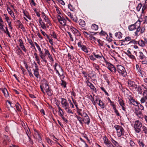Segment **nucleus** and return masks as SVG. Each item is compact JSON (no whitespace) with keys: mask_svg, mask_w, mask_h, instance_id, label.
<instances>
[{"mask_svg":"<svg viewBox=\"0 0 147 147\" xmlns=\"http://www.w3.org/2000/svg\"><path fill=\"white\" fill-rule=\"evenodd\" d=\"M117 69L119 74L123 77H125L127 75V73L125 68L121 65H118L117 66Z\"/></svg>","mask_w":147,"mask_h":147,"instance_id":"obj_1","label":"nucleus"},{"mask_svg":"<svg viewBox=\"0 0 147 147\" xmlns=\"http://www.w3.org/2000/svg\"><path fill=\"white\" fill-rule=\"evenodd\" d=\"M114 127L117 131V135L119 137H120L122 135H124V130L123 127L121 126L115 125Z\"/></svg>","mask_w":147,"mask_h":147,"instance_id":"obj_2","label":"nucleus"},{"mask_svg":"<svg viewBox=\"0 0 147 147\" xmlns=\"http://www.w3.org/2000/svg\"><path fill=\"white\" fill-rule=\"evenodd\" d=\"M142 123L139 120H136L135 121L134 129L135 131L138 133L141 131V127H142Z\"/></svg>","mask_w":147,"mask_h":147,"instance_id":"obj_3","label":"nucleus"},{"mask_svg":"<svg viewBox=\"0 0 147 147\" xmlns=\"http://www.w3.org/2000/svg\"><path fill=\"white\" fill-rule=\"evenodd\" d=\"M106 63L108 69L112 73H115L117 71V68H116L114 65L107 61Z\"/></svg>","mask_w":147,"mask_h":147,"instance_id":"obj_4","label":"nucleus"},{"mask_svg":"<svg viewBox=\"0 0 147 147\" xmlns=\"http://www.w3.org/2000/svg\"><path fill=\"white\" fill-rule=\"evenodd\" d=\"M57 20L59 23L63 26L66 25V21L64 17H61L59 15L57 16Z\"/></svg>","mask_w":147,"mask_h":147,"instance_id":"obj_5","label":"nucleus"},{"mask_svg":"<svg viewBox=\"0 0 147 147\" xmlns=\"http://www.w3.org/2000/svg\"><path fill=\"white\" fill-rule=\"evenodd\" d=\"M92 54L94 56V57H95L96 59H101L102 57L104 60L106 62V61L105 58L103 56L102 54L100 52L97 51H96V52H93Z\"/></svg>","mask_w":147,"mask_h":147,"instance_id":"obj_6","label":"nucleus"},{"mask_svg":"<svg viewBox=\"0 0 147 147\" xmlns=\"http://www.w3.org/2000/svg\"><path fill=\"white\" fill-rule=\"evenodd\" d=\"M128 86L130 89L131 90L136 89L137 85L134 82L132 81L129 80L128 82Z\"/></svg>","mask_w":147,"mask_h":147,"instance_id":"obj_7","label":"nucleus"},{"mask_svg":"<svg viewBox=\"0 0 147 147\" xmlns=\"http://www.w3.org/2000/svg\"><path fill=\"white\" fill-rule=\"evenodd\" d=\"M136 68L137 73L139 74V75L143 77L144 75V73H145V72L143 70V69L141 67H140L138 64L136 65Z\"/></svg>","mask_w":147,"mask_h":147,"instance_id":"obj_8","label":"nucleus"},{"mask_svg":"<svg viewBox=\"0 0 147 147\" xmlns=\"http://www.w3.org/2000/svg\"><path fill=\"white\" fill-rule=\"evenodd\" d=\"M143 97L140 99V101L142 104L145 102L147 104V90L144 91L143 93Z\"/></svg>","mask_w":147,"mask_h":147,"instance_id":"obj_9","label":"nucleus"},{"mask_svg":"<svg viewBox=\"0 0 147 147\" xmlns=\"http://www.w3.org/2000/svg\"><path fill=\"white\" fill-rule=\"evenodd\" d=\"M141 21L139 20L134 24H131L128 26V29L129 31H132L136 29L138 24H140Z\"/></svg>","mask_w":147,"mask_h":147,"instance_id":"obj_10","label":"nucleus"},{"mask_svg":"<svg viewBox=\"0 0 147 147\" xmlns=\"http://www.w3.org/2000/svg\"><path fill=\"white\" fill-rule=\"evenodd\" d=\"M118 102L120 106L122 107V109L123 111H125L126 108L125 107V105L124 101L121 98L119 97Z\"/></svg>","mask_w":147,"mask_h":147,"instance_id":"obj_11","label":"nucleus"},{"mask_svg":"<svg viewBox=\"0 0 147 147\" xmlns=\"http://www.w3.org/2000/svg\"><path fill=\"white\" fill-rule=\"evenodd\" d=\"M103 139L105 144L107 147H109L111 146H112L113 144L106 136H105L103 138Z\"/></svg>","mask_w":147,"mask_h":147,"instance_id":"obj_12","label":"nucleus"},{"mask_svg":"<svg viewBox=\"0 0 147 147\" xmlns=\"http://www.w3.org/2000/svg\"><path fill=\"white\" fill-rule=\"evenodd\" d=\"M42 85L43 86V88L45 90L49 88V83L45 79H43L42 81Z\"/></svg>","mask_w":147,"mask_h":147,"instance_id":"obj_13","label":"nucleus"},{"mask_svg":"<svg viewBox=\"0 0 147 147\" xmlns=\"http://www.w3.org/2000/svg\"><path fill=\"white\" fill-rule=\"evenodd\" d=\"M61 104L62 105L63 107H69V103L66 99L64 98H61Z\"/></svg>","mask_w":147,"mask_h":147,"instance_id":"obj_14","label":"nucleus"},{"mask_svg":"<svg viewBox=\"0 0 147 147\" xmlns=\"http://www.w3.org/2000/svg\"><path fill=\"white\" fill-rule=\"evenodd\" d=\"M137 56L139 59L141 60L145 59L146 58V56L144 55L143 53L141 51H139Z\"/></svg>","mask_w":147,"mask_h":147,"instance_id":"obj_15","label":"nucleus"},{"mask_svg":"<svg viewBox=\"0 0 147 147\" xmlns=\"http://www.w3.org/2000/svg\"><path fill=\"white\" fill-rule=\"evenodd\" d=\"M98 104L102 109L105 108V103L101 100L100 99L98 98Z\"/></svg>","mask_w":147,"mask_h":147,"instance_id":"obj_16","label":"nucleus"},{"mask_svg":"<svg viewBox=\"0 0 147 147\" xmlns=\"http://www.w3.org/2000/svg\"><path fill=\"white\" fill-rule=\"evenodd\" d=\"M122 34L120 32H116L115 34V36L117 40H119L122 37Z\"/></svg>","mask_w":147,"mask_h":147,"instance_id":"obj_17","label":"nucleus"},{"mask_svg":"<svg viewBox=\"0 0 147 147\" xmlns=\"http://www.w3.org/2000/svg\"><path fill=\"white\" fill-rule=\"evenodd\" d=\"M70 29L71 30V31L74 34H77L78 33L79 34H79V35H80V32H79L76 29V28H74L72 26H71L70 27ZM78 35V34H77Z\"/></svg>","mask_w":147,"mask_h":147,"instance_id":"obj_18","label":"nucleus"},{"mask_svg":"<svg viewBox=\"0 0 147 147\" xmlns=\"http://www.w3.org/2000/svg\"><path fill=\"white\" fill-rule=\"evenodd\" d=\"M1 90L3 93L5 97H7L9 96V94L7 89L5 88L1 89Z\"/></svg>","mask_w":147,"mask_h":147,"instance_id":"obj_19","label":"nucleus"},{"mask_svg":"<svg viewBox=\"0 0 147 147\" xmlns=\"http://www.w3.org/2000/svg\"><path fill=\"white\" fill-rule=\"evenodd\" d=\"M15 106L16 107L17 111L19 112H21L22 109L20 104L18 102H17L15 104Z\"/></svg>","mask_w":147,"mask_h":147,"instance_id":"obj_20","label":"nucleus"},{"mask_svg":"<svg viewBox=\"0 0 147 147\" xmlns=\"http://www.w3.org/2000/svg\"><path fill=\"white\" fill-rule=\"evenodd\" d=\"M84 118L82 119V121H84L85 123L89 125L90 122V119L89 116H87Z\"/></svg>","mask_w":147,"mask_h":147,"instance_id":"obj_21","label":"nucleus"},{"mask_svg":"<svg viewBox=\"0 0 147 147\" xmlns=\"http://www.w3.org/2000/svg\"><path fill=\"white\" fill-rule=\"evenodd\" d=\"M88 86L90 87L91 89L93 90L95 92H96V88H95L94 85L89 81H88Z\"/></svg>","mask_w":147,"mask_h":147,"instance_id":"obj_22","label":"nucleus"},{"mask_svg":"<svg viewBox=\"0 0 147 147\" xmlns=\"http://www.w3.org/2000/svg\"><path fill=\"white\" fill-rule=\"evenodd\" d=\"M136 90L140 94H141L142 93V87L141 86L137 85V88L136 89Z\"/></svg>","mask_w":147,"mask_h":147,"instance_id":"obj_23","label":"nucleus"},{"mask_svg":"<svg viewBox=\"0 0 147 147\" xmlns=\"http://www.w3.org/2000/svg\"><path fill=\"white\" fill-rule=\"evenodd\" d=\"M33 71H34V75L36 78H38L40 76V74L38 71L39 70H36L33 69Z\"/></svg>","mask_w":147,"mask_h":147,"instance_id":"obj_24","label":"nucleus"},{"mask_svg":"<svg viewBox=\"0 0 147 147\" xmlns=\"http://www.w3.org/2000/svg\"><path fill=\"white\" fill-rule=\"evenodd\" d=\"M79 24L82 27H84L86 25V23L85 21L84 20L80 19L78 21Z\"/></svg>","mask_w":147,"mask_h":147,"instance_id":"obj_25","label":"nucleus"},{"mask_svg":"<svg viewBox=\"0 0 147 147\" xmlns=\"http://www.w3.org/2000/svg\"><path fill=\"white\" fill-rule=\"evenodd\" d=\"M23 13L24 15L29 20H31V16L29 15L28 12L24 10Z\"/></svg>","mask_w":147,"mask_h":147,"instance_id":"obj_26","label":"nucleus"},{"mask_svg":"<svg viewBox=\"0 0 147 147\" xmlns=\"http://www.w3.org/2000/svg\"><path fill=\"white\" fill-rule=\"evenodd\" d=\"M111 141L112 143L113 144L114 146L117 147H118L119 146V143L114 140L112 138L111 140Z\"/></svg>","mask_w":147,"mask_h":147,"instance_id":"obj_27","label":"nucleus"},{"mask_svg":"<svg viewBox=\"0 0 147 147\" xmlns=\"http://www.w3.org/2000/svg\"><path fill=\"white\" fill-rule=\"evenodd\" d=\"M138 44L140 46L144 47L145 45V44L144 42V40H140L138 41Z\"/></svg>","mask_w":147,"mask_h":147,"instance_id":"obj_28","label":"nucleus"},{"mask_svg":"<svg viewBox=\"0 0 147 147\" xmlns=\"http://www.w3.org/2000/svg\"><path fill=\"white\" fill-rule=\"evenodd\" d=\"M135 113L136 115L138 117L140 116L142 114V113L141 111H139V110L136 109H135Z\"/></svg>","mask_w":147,"mask_h":147,"instance_id":"obj_29","label":"nucleus"},{"mask_svg":"<svg viewBox=\"0 0 147 147\" xmlns=\"http://www.w3.org/2000/svg\"><path fill=\"white\" fill-rule=\"evenodd\" d=\"M44 51H45V55H48L49 58L51 57V55L48 49H44Z\"/></svg>","mask_w":147,"mask_h":147,"instance_id":"obj_30","label":"nucleus"},{"mask_svg":"<svg viewBox=\"0 0 147 147\" xmlns=\"http://www.w3.org/2000/svg\"><path fill=\"white\" fill-rule=\"evenodd\" d=\"M45 91L47 93L49 96H51L52 95L53 93H52L51 91L50 88L45 90Z\"/></svg>","mask_w":147,"mask_h":147,"instance_id":"obj_31","label":"nucleus"},{"mask_svg":"<svg viewBox=\"0 0 147 147\" xmlns=\"http://www.w3.org/2000/svg\"><path fill=\"white\" fill-rule=\"evenodd\" d=\"M139 146L141 147H144V144L142 141V140H140L138 141Z\"/></svg>","mask_w":147,"mask_h":147,"instance_id":"obj_32","label":"nucleus"},{"mask_svg":"<svg viewBox=\"0 0 147 147\" xmlns=\"http://www.w3.org/2000/svg\"><path fill=\"white\" fill-rule=\"evenodd\" d=\"M61 86L63 87L64 88H66L67 83L65 81L61 80Z\"/></svg>","mask_w":147,"mask_h":147,"instance_id":"obj_33","label":"nucleus"},{"mask_svg":"<svg viewBox=\"0 0 147 147\" xmlns=\"http://www.w3.org/2000/svg\"><path fill=\"white\" fill-rule=\"evenodd\" d=\"M91 28L92 29L95 30H98V26L95 24H93L91 26Z\"/></svg>","mask_w":147,"mask_h":147,"instance_id":"obj_34","label":"nucleus"},{"mask_svg":"<svg viewBox=\"0 0 147 147\" xmlns=\"http://www.w3.org/2000/svg\"><path fill=\"white\" fill-rule=\"evenodd\" d=\"M46 140L47 143L51 145L52 144V143L53 142L49 138H46Z\"/></svg>","mask_w":147,"mask_h":147,"instance_id":"obj_35","label":"nucleus"},{"mask_svg":"<svg viewBox=\"0 0 147 147\" xmlns=\"http://www.w3.org/2000/svg\"><path fill=\"white\" fill-rule=\"evenodd\" d=\"M129 103L130 105H135L134 103L136 102V101L133 98L129 100Z\"/></svg>","mask_w":147,"mask_h":147,"instance_id":"obj_36","label":"nucleus"},{"mask_svg":"<svg viewBox=\"0 0 147 147\" xmlns=\"http://www.w3.org/2000/svg\"><path fill=\"white\" fill-rule=\"evenodd\" d=\"M90 96L91 97L90 100L92 101V103L94 105H96V102L94 101V98H93L91 95H90Z\"/></svg>","mask_w":147,"mask_h":147,"instance_id":"obj_37","label":"nucleus"},{"mask_svg":"<svg viewBox=\"0 0 147 147\" xmlns=\"http://www.w3.org/2000/svg\"><path fill=\"white\" fill-rule=\"evenodd\" d=\"M75 117H76L78 119V120L80 123L81 124H82V118L81 117H80V116H78L77 115H76L75 116Z\"/></svg>","mask_w":147,"mask_h":147,"instance_id":"obj_38","label":"nucleus"},{"mask_svg":"<svg viewBox=\"0 0 147 147\" xmlns=\"http://www.w3.org/2000/svg\"><path fill=\"white\" fill-rule=\"evenodd\" d=\"M81 48L82 50L84 52L87 53H88V51L86 46L83 45Z\"/></svg>","mask_w":147,"mask_h":147,"instance_id":"obj_39","label":"nucleus"},{"mask_svg":"<svg viewBox=\"0 0 147 147\" xmlns=\"http://www.w3.org/2000/svg\"><path fill=\"white\" fill-rule=\"evenodd\" d=\"M4 15L5 17V19H6L7 22V23L8 24V23H11V22L10 21V20L9 19V17H8V16H7V14H4Z\"/></svg>","mask_w":147,"mask_h":147,"instance_id":"obj_40","label":"nucleus"},{"mask_svg":"<svg viewBox=\"0 0 147 147\" xmlns=\"http://www.w3.org/2000/svg\"><path fill=\"white\" fill-rule=\"evenodd\" d=\"M28 140L29 142V144L30 145H33L34 144V142L32 140L31 138L30 137L28 136Z\"/></svg>","mask_w":147,"mask_h":147,"instance_id":"obj_41","label":"nucleus"},{"mask_svg":"<svg viewBox=\"0 0 147 147\" xmlns=\"http://www.w3.org/2000/svg\"><path fill=\"white\" fill-rule=\"evenodd\" d=\"M68 7L71 11H73L74 8L73 6L70 4H69L68 5Z\"/></svg>","mask_w":147,"mask_h":147,"instance_id":"obj_42","label":"nucleus"},{"mask_svg":"<svg viewBox=\"0 0 147 147\" xmlns=\"http://www.w3.org/2000/svg\"><path fill=\"white\" fill-rule=\"evenodd\" d=\"M89 37L90 38L91 40H93V41H95L97 40L95 37L92 36V34H89Z\"/></svg>","mask_w":147,"mask_h":147,"instance_id":"obj_43","label":"nucleus"},{"mask_svg":"<svg viewBox=\"0 0 147 147\" xmlns=\"http://www.w3.org/2000/svg\"><path fill=\"white\" fill-rule=\"evenodd\" d=\"M34 135L36 136V137H37V136H38L40 135V134L38 131L35 129H34Z\"/></svg>","mask_w":147,"mask_h":147,"instance_id":"obj_44","label":"nucleus"},{"mask_svg":"<svg viewBox=\"0 0 147 147\" xmlns=\"http://www.w3.org/2000/svg\"><path fill=\"white\" fill-rule=\"evenodd\" d=\"M51 33V36H53L54 38L57 39V35L54 31H52Z\"/></svg>","mask_w":147,"mask_h":147,"instance_id":"obj_45","label":"nucleus"},{"mask_svg":"<svg viewBox=\"0 0 147 147\" xmlns=\"http://www.w3.org/2000/svg\"><path fill=\"white\" fill-rule=\"evenodd\" d=\"M94 66L95 68V69L98 71L99 73V70L100 69V67L99 66L95 63H94Z\"/></svg>","mask_w":147,"mask_h":147,"instance_id":"obj_46","label":"nucleus"},{"mask_svg":"<svg viewBox=\"0 0 147 147\" xmlns=\"http://www.w3.org/2000/svg\"><path fill=\"white\" fill-rule=\"evenodd\" d=\"M100 88L101 90L105 92V95H107V96H109L108 93L107 92V91L103 87H101Z\"/></svg>","mask_w":147,"mask_h":147,"instance_id":"obj_47","label":"nucleus"},{"mask_svg":"<svg viewBox=\"0 0 147 147\" xmlns=\"http://www.w3.org/2000/svg\"><path fill=\"white\" fill-rule=\"evenodd\" d=\"M142 7V4L141 3H140L138 4V5L137 6V7H136L137 10L138 11H140Z\"/></svg>","mask_w":147,"mask_h":147,"instance_id":"obj_48","label":"nucleus"},{"mask_svg":"<svg viewBox=\"0 0 147 147\" xmlns=\"http://www.w3.org/2000/svg\"><path fill=\"white\" fill-rule=\"evenodd\" d=\"M3 23H0V29L3 31L4 32H6V31L3 28L4 25H3Z\"/></svg>","mask_w":147,"mask_h":147,"instance_id":"obj_49","label":"nucleus"},{"mask_svg":"<svg viewBox=\"0 0 147 147\" xmlns=\"http://www.w3.org/2000/svg\"><path fill=\"white\" fill-rule=\"evenodd\" d=\"M97 40L98 43L99 45L101 46H103V41L100 40V39H97Z\"/></svg>","mask_w":147,"mask_h":147,"instance_id":"obj_50","label":"nucleus"},{"mask_svg":"<svg viewBox=\"0 0 147 147\" xmlns=\"http://www.w3.org/2000/svg\"><path fill=\"white\" fill-rule=\"evenodd\" d=\"M89 57L91 60H92L93 61H94L96 60V59L94 57V56L93 55H91L89 56Z\"/></svg>","mask_w":147,"mask_h":147,"instance_id":"obj_51","label":"nucleus"},{"mask_svg":"<svg viewBox=\"0 0 147 147\" xmlns=\"http://www.w3.org/2000/svg\"><path fill=\"white\" fill-rule=\"evenodd\" d=\"M143 23L144 24L147 23V16H145L143 18Z\"/></svg>","mask_w":147,"mask_h":147,"instance_id":"obj_52","label":"nucleus"},{"mask_svg":"<svg viewBox=\"0 0 147 147\" xmlns=\"http://www.w3.org/2000/svg\"><path fill=\"white\" fill-rule=\"evenodd\" d=\"M5 29H6V32H5V33H6V34L8 35V36L9 37H11L10 35V33L8 31V30L7 28V27H5Z\"/></svg>","mask_w":147,"mask_h":147,"instance_id":"obj_53","label":"nucleus"},{"mask_svg":"<svg viewBox=\"0 0 147 147\" xmlns=\"http://www.w3.org/2000/svg\"><path fill=\"white\" fill-rule=\"evenodd\" d=\"M142 129H143V131L145 133V134H146L147 133V128L146 127L144 126L142 127Z\"/></svg>","mask_w":147,"mask_h":147,"instance_id":"obj_54","label":"nucleus"},{"mask_svg":"<svg viewBox=\"0 0 147 147\" xmlns=\"http://www.w3.org/2000/svg\"><path fill=\"white\" fill-rule=\"evenodd\" d=\"M18 41L20 42V46L21 47L22 46L24 45V43L23 42L22 40L20 39L18 40Z\"/></svg>","mask_w":147,"mask_h":147,"instance_id":"obj_55","label":"nucleus"},{"mask_svg":"<svg viewBox=\"0 0 147 147\" xmlns=\"http://www.w3.org/2000/svg\"><path fill=\"white\" fill-rule=\"evenodd\" d=\"M107 34V36H108V35L107 34V33L105 31L103 30H102L100 33L99 34L100 35H103L105 36V34Z\"/></svg>","mask_w":147,"mask_h":147,"instance_id":"obj_56","label":"nucleus"},{"mask_svg":"<svg viewBox=\"0 0 147 147\" xmlns=\"http://www.w3.org/2000/svg\"><path fill=\"white\" fill-rule=\"evenodd\" d=\"M133 43L135 45H136L138 44V41H136L134 40H132L129 42V43Z\"/></svg>","mask_w":147,"mask_h":147,"instance_id":"obj_57","label":"nucleus"},{"mask_svg":"<svg viewBox=\"0 0 147 147\" xmlns=\"http://www.w3.org/2000/svg\"><path fill=\"white\" fill-rule=\"evenodd\" d=\"M140 24H138L137 26L136 27V28H137L136 31L138 32H139L140 30Z\"/></svg>","mask_w":147,"mask_h":147,"instance_id":"obj_58","label":"nucleus"},{"mask_svg":"<svg viewBox=\"0 0 147 147\" xmlns=\"http://www.w3.org/2000/svg\"><path fill=\"white\" fill-rule=\"evenodd\" d=\"M34 66L35 67V68H33V69H34V70H39V68L38 66L37 65L36 63L35 62H34Z\"/></svg>","mask_w":147,"mask_h":147,"instance_id":"obj_59","label":"nucleus"},{"mask_svg":"<svg viewBox=\"0 0 147 147\" xmlns=\"http://www.w3.org/2000/svg\"><path fill=\"white\" fill-rule=\"evenodd\" d=\"M40 24L41 25V26L42 28L43 29H46V27L45 24V23L44 22H42L41 23V24Z\"/></svg>","mask_w":147,"mask_h":147,"instance_id":"obj_60","label":"nucleus"},{"mask_svg":"<svg viewBox=\"0 0 147 147\" xmlns=\"http://www.w3.org/2000/svg\"><path fill=\"white\" fill-rule=\"evenodd\" d=\"M39 53V56L42 59H43L44 58H45V55H44L43 54V53L42 52L41 53Z\"/></svg>","mask_w":147,"mask_h":147,"instance_id":"obj_61","label":"nucleus"},{"mask_svg":"<svg viewBox=\"0 0 147 147\" xmlns=\"http://www.w3.org/2000/svg\"><path fill=\"white\" fill-rule=\"evenodd\" d=\"M29 43L34 48V49H35V51H36V49L34 46V44H33V43L32 42V40H31L30 41H29Z\"/></svg>","mask_w":147,"mask_h":147,"instance_id":"obj_62","label":"nucleus"},{"mask_svg":"<svg viewBox=\"0 0 147 147\" xmlns=\"http://www.w3.org/2000/svg\"><path fill=\"white\" fill-rule=\"evenodd\" d=\"M67 33L68 34L69 36L70 37L71 41H74V39L72 36V35L69 32H67Z\"/></svg>","mask_w":147,"mask_h":147,"instance_id":"obj_63","label":"nucleus"},{"mask_svg":"<svg viewBox=\"0 0 147 147\" xmlns=\"http://www.w3.org/2000/svg\"><path fill=\"white\" fill-rule=\"evenodd\" d=\"M146 5L145 4L143 6L142 8V13H144L145 11V10L146 8Z\"/></svg>","mask_w":147,"mask_h":147,"instance_id":"obj_64","label":"nucleus"}]
</instances>
